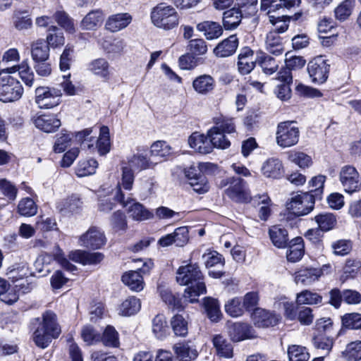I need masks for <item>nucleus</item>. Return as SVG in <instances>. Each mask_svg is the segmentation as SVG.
Returning <instances> with one entry per match:
<instances>
[{
  "mask_svg": "<svg viewBox=\"0 0 361 361\" xmlns=\"http://www.w3.org/2000/svg\"><path fill=\"white\" fill-rule=\"evenodd\" d=\"M69 257L71 260L83 265H95L103 260L104 255L101 252H89L78 250L71 252Z\"/></svg>",
  "mask_w": 361,
  "mask_h": 361,
  "instance_id": "20",
  "label": "nucleus"
},
{
  "mask_svg": "<svg viewBox=\"0 0 361 361\" xmlns=\"http://www.w3.org/2000/svg\"><path fill=\"white\" fill-rule=\"evenodd\" d=\"M202 257L204 259V264L207 268L214 266L223 267L225 263L223 256L214 250H209L208 252L204 253Z\"/></svg>",
  "mask_w": 361,
  "mask_h": 361,
  "instance_id": "61",
  "label": "nucleus"
},
{
  "mask_svg": "<svg viewBox=\"0 0 361 361\" xmlns=\"http://www.w3.org/2000/svg\"><path fill=\"white\" fill-rule=\"evenodd\" d=\"M329 267V265H324L322 269L309 268L301 269L295 274V281L298 284L309 286L317 281L322 275L323 270Z\"/></svg>",
  "mask_w": 361,
  "mask_h": 361,
  "instance_id": "22",
  "label": "nucleus"
},
{
  "mask_svg": "<svg viewBox=\"0 0 361 361\" xmlns=\"http://www.w3.org/2000/svg\"><path fill=\"white\" fill-rule=\"evenodd\" d=\"M11 69H13V71H18L21 80L27 86H32L35 75L26 61H23L18 66H13Z\"/></svg>",
  "mask_w": 361,
  "mask_h": 361,
  "instance_id": "50",
  "label": "nucleus"
},
{
  "mask_svg": "<svg viewBox=\"0 0 361 361\" xmlns=\"http://www.w3.org/2000/svg\"><path fill=\"white\" fill-rule=\"evenodd\" d=\"M340 180L346 192L349 193L355 192L359 188V173L355 167L345 166L340 172Z\"/></svg>",
  "mask_w": 361,
  "mask_h": 361,
  "instance_id": "15",
  "label": "nucleus"
},
{
  "mask_svg": "<svg viewBox=\"0 0 361 361\" xmlns=\"http://www.w3.org/2000/svg\"><path fill=\"white\" fill-rule=\"evenodd\" d=\"M54 17L56 23L67 32L70 33L75 32L73 19L66 12L62 11H56Z\"/></svg>",
  "mask_w": 361,
  "mask_h": 361,
  "instance_id": "59",
  "label": "nucleus"
},
{
  "mask_svg": "<svg viewBox=\"0 0 361 361\" xmlns=\"http://www.w3.org/2000/svg\"><path fill=\"white\" fill-rule=\"evenodd\" d=\"M197 30L203 32L204 37L209 39H214L219 38L223 34V27L217 22L204 21L197 25Z\"/></svg>",
  "mask_w": 361,
  "mask_h": 361,
  "instance_id": "28",
  "label": "nucleus"
},
{
  "mask_svg": "<svg viewBox=\"0 0 361 361\" xmlns=\"http://www.w3.org/2000/svg\"><path fill=\"white\" fill-rule=\"evenodd\" d=\"M252 317L255 326L260 328L275 326L279 321L278 315L261 308L255 309Z\"/></svg>",
  "mask_w": 361,
  "mask_h": 361,
  "instance_id": "18",
  "label": "nucleus"
},
{
  "mask_svg": "<svg viewBox=\"0 0 361 361\" xmlns=\"http://www.w3.org/2000/svg\"><path fill=\"white\" fill-rule=\"evenodd\" d=\"M228 333L233 342H240L257 337L253 328L247 323L235 322L228 324Z\"/></svg>",
  "mask_w": 361,
  "mask_h": 361,
  "instance_id": "13",
  "label": "nucleus"
},
{
  "mask_svg": "<svg viewBox=\"0 0 361 361\" xmlns=\"http://www.w3.org/2000/svg\"><path fill=\"white\" fill-rule=\"evenodd\" d=\"M265 45L267 50L276 56L281 55L284 51L282 39L276 32H269L267 35Z\"/></svg>",
  "mask_w": 361,
  "mask_h": 361,
  "instance_id": "36",
  "label": "nucleus"
},
{
  "mask_svg": "<svg viewBox=\"0 0 361 361\" xmlns=\"http://www.w3.org/2000/svg\"><path fill=\"white\" fill-rule=\"evenodd\" d=\"M243 18L242 11L240 8H232L224 12L222 23L226 30L235 29Z\"/></svg>",
  "mask_w": 361,
  "mask_h": 361,
  "instance_id": "29",
  "label": "nucleus"
},
{
  "mask_svg": "<svg viewBox=\"0 0 361 361\" xmlns=\"http://www.w3.org/2000/svg\"><path fill=\"white\" fill-rule=\"evenodd\" d=\"M172 153V148L165 141H156L150 147V155L154 158L163 159L164 160L171 156Z\"/></svg>",
  "mask_w": 361,
  "mask_h": 361,
  "instance_id": "40",
  "label": "nucleus"
},
{
  "mask_svg": "<svg viewBox=\"0 0 361 361\" xmlns=\"http://www.w3.org/2000/svg\"><path fill=\"white\" fill-rule=\"evenodd\" d=\"M18 192L17 188L6 178L0 179V194L9 200H14Z\"/></svg>",
  "mask_w": 361,
  "mask_h": 361,
  "instance_id": "63",
  "label": "nucleus"
},
{
  "mask_svg": "<svg viewBox=\"0 0 361 361\" xmlns=\"http://www.w3.org/2000/svg\"><path fill=\"white\" fill-rule=\"evenodd\" d=\"M257 59L254 57V51L248 48H243L238 55V68L242 75L250 73L255 68Z\"/></svg>",
  "mask_w": 361,
  "mask_h": 361,
  "instance_id": "21",
  "label": "nucleus"
},
{
  "mask_svg": "<svg viewBox=\"0 0 361 361\" xmlns=\"http://www.w3.org/2000/svg\"><path fill=\"white\" fill-rule=\"evenodd\" d=\"M204 307L208 317L212 322H218L220 319L221 313L217 300L207 298L204 300Z\"/></svg>",
  "mask_w": 361,
  "mask_h": 361,
  "instance_id": "54",
  "label": "nucleus"
},
{
  "mask_svg": "<svg viewBox=\"0 0 361 361\" xmlns=\"http://www.w3.org/2000/svg\"><path fill=\"white\" fill-rule=\"evenodd\" d=\"M31 324L34 329L32 338L35 344L42 349L49 346L53 338L61 334V330L56 321V315L47 311L42 314V319L35 318Z\"/></svg>",
  "mask_w": 361,
  "mask_h": 361,
  "instance_id": "1",
  "label": "nucleus"
},
{
  "mask_svg": "<svg viewBox=\"0 0 361 361\" xmlns=\"http://www.w3.org/2000/svg\"><path fill=\"white\" fill-rule=\"evenodd\" d=\"M238 46V38L233 35L219 43L214 49V54L217 57H228L235 52Z\"/></svg>",
  "mask_w": 361,
  "mask_h": 361,
  "instance_id": "24",
  "label": "nucleus"
},
{
  "mask_svg": "<svg viewBox=\"0 0 361 361\" xmlns=\"http://www.w3.org/2000/svg\"><path fill=\"white\" fill-rule=\"evenodd\" d=\"M60 88L40 86L35 90V102L40 109H51L61 103Z\"/></svg>",
  "mask_w": 361,
  "mask_h": 361,
  "instance_id": "7",
  "label": "nucleus"
},
{
  "mask_svg": "<svg viewBox=\"0 0 361 361\" xmlns=\"http://www.w3.org/2000/svg\"><path fill=\"white\" fill-rule=\"evenodd\" d=\"M87 69L94 75L104 80H109L111 75L109 63L103 58L92 60L89 63Z\"/></svg>",
  "mask_w": 361,
  "mask_h": 361,
  "instance_id": "27",
  "label": "nucleus"
},
{
  "mask_svg": "<svg viewBox=\"0 0 361 361\" xmlns=\"http://www.w3.org/2000/svg\"><path fill=\"white\" fill-rule=\"evenodd\" d=\"M111 229L116 232H125L128 228V223L125 214L118 210L112 214L109 218Z\"/></svg>",
  "mask_w": 361,
  "mask_h": 361,
  "instance_id": "43",
  "label": "nucleus"
},
{
  "mask_svg": "<svg viewBox=\"0 0 361 361\" xmlns=\"http://www.w3.org/2000/svg\"><path fill=\"white\" fill-rule=\"evenodd\" d=\"M121 280L133 291H141L145 286L143 276L137 271H129L124 273Z\"/></svg>",
  "mask_w": 361,
  "mask_h": 361,
  "instance_id": "31",
  "label": "nucleus"
},
{
  "mask_svg": "<svg viewBox=\"0 0 361 361\" xmlns=\"http://www.w3.org/2000/svg\"><path fill=\"white\" fill-rule=\"evenodd\" d=\"M228 188L226 195L236 202H247L251 200L250 192L245 180L240 178L232 177L228 179Z\"/></svg>",
  "mask_w": 361,
  "mask_h": 361,
  "instance_id": "11",
  "label": "nucleus"
},
{
  "mask_svg": "<svg viewBox=\"0 0 361 361\" xmlns=\"http://www.w3.org/2000/svg\"><path fill=\"white\" fill-rule=\"evenodd\" d=\"M202 273L196 264H188L179 267L176 272V281L181 286H189L185 290L184 298L195 302L201 294L206 293V286L201 281Z\"/></svg>",
  "mask_w": 361,
  "mask_h": 361,
  "instance_id": "2",
  "label": "nucleus"
},
{
  "mask_svg": "<svg viewBox=\"0 0 361 361\" xmlns=\"http://www.w3.org/2000/svg\"><path fill=\"white\" fill-rule=\"evenodd\" d=\"M287 250V259L292 262L300 260L304 255L303 240L301 237L293 239Z\"/></svg>",
  "mask_w": 361,
  "mask_h": 361,
  "instance_id": "37",
  "label": "nucleus"
},
{
  "mask_svg": "<svg viewBox=\"0 0 361 361\" xmlns=\"http://www.w3.org/2000/svg\"><path fill=\"white\" fill-rule=\"evenodd\" d=\"M209 163H200L198 165H191L185 169V176L189 180V183L193 190L199 193L206 192L209 190L204 172L209 168Z\"/></svg>",
  "mask_w": 361,
  "mask_h": 361,
  "instance_id": "8",
  "label": "nucleus"
},
{
  "mask_svg": "<svg viewBox=\"0 0 361 361\" xmlns=\"http://www.w3.org/2000/svg\"><path fill=\"white\" fill-rule=\"evenodd\" d=\"M269 238L273 245L279 248H283L287 246L288 242V234L286 229L281 226L275 225L269 229Z\"/></svg>",
  "mask_w": 361,
  "mask_h": 361,
  "instance_id": "32",
  "label": "nucleus"
},
{
  "mask_svg": "<svg viewBox=\"0 0 361 361\" xmlns=\"http://www.w3.org/2000/svg\"><path fill=\"white\" fill-rule=\"evenodd\" d=\"M207 135L210 138L213 148L226 149L231 145L230 141L226 137L224 133L219 130V127L214 126L212 128L207 132Z\"/></svg>",
  "mask_w": 361,
  "mask_h": 361,
  "instance_id": "39",
  "label": "nucleus"
},
{
  "mask_svg": "<svg viewBox=\"0 0 361 361\" xmlns=\"http://www.w3.org/2000/svg\"><path fill=\"white\" fill-rule=\"evenodd\" d=\"M315 199L311 193L300 192L293 195L286 202L287 209L295 216L308 214L314 209Z\"/></svg>",
  "mask_w": 361,
  "mask_h": 361,
  "instance_id": "5",
  "label": "nucleus"
},
{
  "mask_svg": "<svg viewBox=\"0 0 361 361\" xmlns=\"http://www.w3.org/2000/svg\"><path fill=\"white\" fill-rule=\"evenodd\" d=\"M32 59L34 62L49 59V47L43 40H38L32 44Z\"/></svg>",
  "mask_w": 361,
  "mask_h": 361,
  "instance_id": "41",
  "label": "nucleus"
},
{
  "mask_svg": "<svg viewBox=\"0 0 361 361\" xmlns=\"http://www.w3.org/2000/svg\"><path fill=\"white\" fill-rule=\"evenodd\" d=\"M300 0H261V9L267 10L270 23L274 26V29L271 32L283 33L288 27V20L283 19L284 15L275 16L271 13L282 6L287 8L298 6Z\"/></svg>",
  "mask_w": 361,
  "mask_h": 361,
  "instance_id": "3",
  "label": "nucleus"
},
{
  "mask_svg": "<svg viewBox=\"0 0 361 361\" xmlns=\"http://www.w3.org/2000/svg\"><path fill=\"white\" fill-rule=\"evenodd\" d=\"M97 148L100 155L106 154L111 149L109 129L103 126L100 128L99 137L97 140Z\"/></svg>",
  "mask_w": 361,
  "mask_h": 361,
  "instance_id": "42",
  "label": "nucleus"
},
{
  "mask_svg": "<svg viewBox=\"0 0 361 361\" xmlns=\"http://www.w3.org/2000/svg\"><path fill=\"white\" fill-rule=\"evenodd\" d=\"M354 3V0L342 1L334 10L336 18L341 21L346 20L352 13Z\"/></svg>",
  "mask_w": 361,
  "mask_h": 361,
  "instance_id": "55",
  "label": "nucleus"
},
{
  "mask_svg": "<svg viewBox=\"0 0 361 361\" xmlns=\"http://www.w3.org/2000/svg\"><path fill=\"white\" fill-rule=\"evenodd\" d=\"M132 20V16L128 13L114 14L108 18L105 27L108 30L116 32L128 27Z\"/></svg>",
  "mask_w": 361,
  "mask_h": 361,
  "instance_id": "23",
  "label": "nucleus"
},
{
  "mask_svg": "<svg viewBox=\"0 0 361 361\" xmlns=\"http://www.w3.org/2000/svg\"><path fill=\"white\" fill-rule=\"evenodd\" d=\"M104 13L102 10L97 9L89 12L82 20L81 27L84 30H94L102 25Z\"/></svg>",
  "mask_w": 361,
  "mask_h": 361,
  "instance_id": "35",
  "label": "nucleus"
},
{
  "mask_svg": "<svg viewBox=\"0 0 361 361\" xmlns=\"http://www.w3.org/2000/svg\"><path fill=\"white\" fill-rule=\"evenodd\" d=\"M157 162L158 161L154 162L147 159L143 154L137 152L127 157L126 160L121 161V165L128 166L133 171H140L153 168Z\"/></svg>",
  "mask_w": 361,
  "mask_h": 361,
  "instance_id": "16",
  "label": "nucleus"
},
{
  "mask_svg": "<svg viewBox=\"0 0 361 361\" xmlns=\"http://www.w3.org/2000/svg\"><path fill=\"white\" fill-rule=\"evenodd\" d=\"M173 348L180 361H192L198 355L195 346L190 341L178 343Z\"/></svg>",
  "mask_w": 361,
  "mask_h": 361,
  "instance_id": "25",
  "label": "nucleus"
},
{
  "mask_svg": "<svg viewBox=\"0 0 361 361\" xmlns=\"http://www.w3.org/2000/svg\"><path fill=\"white\" fill-rule=\"evenodd\" d=\"M343 356L347 361L361 360V341L348 343L343 352Z\"/></svg>",
  "mask_w": 361,
  "mask_h": 361,
  "instance_id": "48",
  "label": "nucleus"
},
{
  "mask_svg": "<svg viewBox=\"0 0 361 361\" xmlns=\"http://www.w3.org/2000/svg\"><path fill=\"white\" fill-rule=\"evenodd\" d=\"M81 336L87 345H92L101 341V335L91 326H85L81 331Z\"/></svg>",
  "mask_w": 361,
  "mask_h": 361,
  "instance_id": "64",
  "label": "nucleus"
},
{
  "mask_svg": "<svg viewBox=\"0 0 361 361\" xmlns=\"http://www.w3.org/2000/svg\"><path fill=\"white\" fill-rule=\"evenodd\" d=\"M106 238L104 231L96 226L90 227L80 237V245L87 248L99 249L105 245Z\"/></svg>",
  "mask_w": 361,
  "mask_h": 361,
  "instance_id": "12",
  "label": "nucleus"
},
{
  "mask_svg": "<svg viewBox=\"0 0 361 361\" xmlns=\"http://www.w3.org/2000/svg\"><path fill=\"white\" fill-rule=\"evenodd\" d=\"M126 201L129 202L128 205L130 204L127 208V212L130 217L133 220L141 221L152 218V212L146 209L140 202H135L131 204L128 200Z\"/></svg>",
  "mask_w": 361,
  "mask_h": 361,
  "instance_id": "33",
  "label": "nucleus"
},
{
  "mask_svg": "<svg viewBox=\"0 0 361 361\" xmlns=\"http://www.w3.org/2000/svg\"><path fill=\"white\" fill-rule=\"evenodd\" d=\"M23 88L20 82L12 76L6 75L0 78V100L3 102H13L23 95Z\"/></svg>",
  "mask_w": 361,
  "mask_h": 361,
  "instance_id": "9",
  "label": "nucleus"
},
{
  "mask_svg": "<svg viewBox=\"0 0 361 361\" xmlns=\"http://www.w3.org/2000/svg\"><path fill=\"white\" fill-rule=\"evenodd\" d=\"M300 130L293 121H284L278 124L276 133L277 144L281 147H290L298 142Z\"/></svg>",
  "mask_w": 361,
  "mask_h": 361,
  "instance_id": "6",
  "label": "nucleus"
},
{
  "mask_svg": "<svg viewBox=\"0 0 361 361\" xmlns=\"http://www.w3.org/2000/svg\"><path fill=\"white\" fill-rule=\"evenodd\" d=\"M141 309L140 299L135 296L126 298L118 307V314L124 317H130L137 314Z\"/></svg>",
  "mask_w": 361,
  "mask_h": 361,
  "instance_id": "34",
  "label": "nucleus"
},
{
  "mask_svg": "<svg viewBox=\"0 0 361 361\" xmlns=\"http://www.w3.org/2000/svg\"><path fill=\"white\" fill-rule=\"evenodd\" d=\"M326 179V177L324 175H318L312 178L309 182L312 189L307 193H311L315 200H321Z\"/></svg>",
  "mask_w": 361,
  "mask_h": 361,
  "instance_id": "49",
  "label": "nucleus"
},
{
  "mask_svg": "<svg viewBox=\"0 0 361 361\" xmlns=\"http://www.w3.org/2000/svg\"><path fill=\"white\" fill-rule=\"evenodd\" d=\"M101 341L105 346L118 347L119 344L118 334L112 326H107L101 336Z\"/></svg>",
  "mask_w": 361,
  "mask_h": 361,
  "instance_id": "56",
  "label": "nucleus"
},
{
  "mask_svg": "<svg viewBox=\"0 0 361 361\" xmlns=\"http://www.w3.org/2000/svg\"><path fill=\"white\" fill-rule=\"evenodd\" d=\"M289 361H308L310 355L307 349L300 345H291L288 348Z\"/></svg>",
  "mask_w": 361,
  "mask_h": 361,
  "instance_id": "44",
  "label": "nucleus"
},
{
  "mask_svg": "<svg viewBox=\"0 0 361 361\" xmlns=\"http://www.w3.org/2000/svg\"><path fill=\"white\" fill-rule=\"evenodd\" d=\"M244 310L242 300L240 298H232L225 304V311L231 317H240L243 314Z\"/></svg>",
  "mask_w": 361,
  "mask_h": 361,
  "instance_id": "53",
  "label": "nucleus"
},
{
  "mask_svg": "<svg viewBox=\"0 0 361 361\" xmlns=\"http://www.w3.org/2000/svg\"><path fill=\"white\" fill-rule=\"evenodd\" d=\"M319 228L323 231L331 230L336 224V218L331 213L319 214L314 217Z\"/></svg>",
  "mask_w": 361,
  "mask_h": 361,
  "instance_id": "51",
  "label": "nucleus"
},
{
  "mask_svg": "<svg viewBox=\"0 0 361 361\" xmlns=\"http://www.w3.org/2000/svg\"><path fill=\"white\" fill-rule=\"evenodd\" d=\"M257 61L263 72L267 75H271L278 69L279 65L276 60L264 53L261 54V56L257 59Z\"/></svg>",
  "mask_w": 361,
  "mask_h": 361,
  "instance_id": "52",
  "label": "nucleus"
},
{
  "mask_svg": "<svg viewBox=\"0 0 361 361\" xmlns=\"http://www.w3.org/2000/svg\"><path fill=\"white\" fill-rule=\"evenodd\" d=\"M307 69L314 83L322 84L329 77L330 64L324 56H317L310 61Z\"/></svg>",
  "mask_w": 361,
  "mask_h": 361,
  "instance_id": "10",
  "label": "nucleus"
},
{
  "mask_svg": "<svg viewBox=\"0 0 361 361\" xmlns=\"http://www.w3.org/2000/svg\"><path fill=\"white\" fill-rule=\"evenodd\" d=\"M261 171L267 178L278 179L283 176L284 169L282 161L279 159L271 157L263 163Z\"/></svg>",
  "mask_w": 361,
  "mask_h": 361,
  "instance_id": "19",
  "label": "nucleus"
},
{
  "mask_svg": "<svg viewBox=\"0 0 361 361\" xmlns=\"http://www.w3.org/2000/svg\"><path fill=\"white\" fill-rule=\"evenodd\" d=\"M188 144L196 152L206 154L212 152L213 145L208 135L200 134L198 132L193 133L188 138Z\"/></svg>",
  "mask_w": 361,
  "mask_h": 361,
  "instance_id": "17",
  "label": "nucleus"
},
{
  "mask_svg": "<svg viewBox=\"0 0 361 361\" xmlns=\"http://www.w3.org/2000/svg\"><path fill=\"white\" fill-rule=\"evenodd\" d=\"M171 325L176 336L184 337L188 332V321L181 314L174 315L171 320Z\"/></svg>",
  "mask_w": 361,
  "mask_h": 361,
  "instance_id": "47",
  "label": "nucleus"
},
{
  "mask_svg": "<svg viewBox=\"0 0 361 361\" xmlns=\"http://www.w3.org/2000/svg\"><path fill=\"white\" fill-rule=\"evenodd\" d=\"M322 297L316 293L304 290L297 295V302L299 305H314L322 302Z\"/></svg>",
  "mask_w": 361,
  "mask_h": 361,
  "instance_id": "60",
  "label": "nucleus"
},
{
  "mask_svg": "<svg viewBox=\"0 0 361 361\" xmlns=\"http://www.w3.org/2000/svg\"><path fill=\"white\" fill-rule=\"evenodd\" d=\"M168 326L165 317L157 314L152 321V331L157 338L162 339L166 334Z\"/></svg>",
  "mask_w": 361,
  "mask_h": 361,
  "instance_id": "58",
  "label": "nucleus"
},
{
  "mask_svg": "<svg viewBox=\"0 0 361 361\" xmlns=\"http://www.w3.org/2000/svg\"><path fill=\"white\" fill-rule=\"evenodd\" d=\"M48 35L47 36V44L52 47L62 46L65 43V38L61 30L55 25H51L48 28Z\"/></svg>",
  "mask_w": 361,
  "mask_h": 361,
  "instance_id": "45",
  "label": "nucleus"
},
{
  "mask_svg": "<svg viewBox=\"0 0 361 361\" xmlns=\"http://www.w3.org/2000/svg\"><path fill=\"white\" fill-rule=\"evenodd\" d=\"M255 201H257L259 204L262 206L259 210V217L262 221H266L271 214V209L269 206L271 204V200L267 194L259 195L254 197Z\"/></svg>",
  "mask_w": 361,
  "mask_h": 361,
  "instance_id": "57",
  "label": "nucleus"
},
{
  "mask_svg": "<svg viewBox=\"0 0 361 361\" xmlns=\"http://www.w3.org/2000/svg\"><path fill=\"white\" fill-rule=\"evenodd\" d=\"M121 179L117 185L115 199L121 204H122L123 207H128V204L129 202L125 200L124 194L121 191V188L126 190H130L133 188L135 176L134 171H133L131 169L127 166L121 165Z\"/></svg>",
  "mask_w": 361,
  "mask_h": 361,
  "instance_id": "14",
  "label": "nucleus"
},
{
  "mask_svg": "<svg viewBox=\"0 0 361 361\" xmlns=\"http://www.w3.org/2000/svg\"><path fill=\"white\" fill-rule=\"evenodd\" d=\"M97 166L98 163L95 159L82 160L79 161L75 169V173L78 177L92 175L96 172Z\"/></svg>",
  "mask_w": 361,
  "mask_h": 361,
  "instance_id": "46",
  "label": "nucleus"
},
{
  "mask_svg": "<svg viewBox=\"0 0 361 361\" xmlns=\"http://www.w3.org/2000/svg\"><path fill=\"white\" fill-rule=\"evenodd\" d=\"M212 341L219 356L226 358L233 357V346L224 336L216 335Z\"/></svg>",
  "mask_w": 361,
  "mask_h": 361,
  "instance_id": "38",
  "label": "nucleus"
},
{
  "mask_svg": "<svg viewBox=\"0 0 361 361\" xmlns=\"http://www.w3.org/2000/svg\"><path fill=\"white\" fill-rule=\"evenodd\" d=\"M192 87L198 94L206 95L214 89L215 80L209 75H202L193 80Z\"/></svg>",
  "mask_w": 361,
  "mask_h": 361,
  "instance_id": "30",
  "label": "nucleus"
},
{
  "mask_svg": "<svg viewBox=\"0 0 361 361\" xmlns=\"http://www.w3.org/2000/svg\"><path fill=\"white\" fill-rule=\"evenodd\" d=\"M35 126L46 133L56 131L61 125L56 115H41L35 119Z\"/></svg>",
  "mask_w": 361,
  "mask_h": 361,
  "instance_id": "26",
  "label": "nucleus"
},
{
  "mask_svg": "<svg viewBox=\"0 0 361 361\" xmlns=\"http://www.w3.org/2000/svg\"><path fill=\"white\" fill-rule=\"evenodd\" d=\"M151 19L155 26L164 30H171L178 25V14L175 8L165 3L153 8Z\"/></svg>",
  "mask_w": 361,
  "mask_h": 361,
  "instance_id": "4",
  "label": "nucleus"
},
{
  "mask_svg": "<svg viewBox=\"0 0 361 361\" xmlns=\"http://www.w3.org/2000/svg\"><path fill=\"white\" fill-rule=\"evenodd\" d=\"M18 212L22 216H30L37 213V206L35 202L29 197L20 201L18 206Z\"/></svg>",
  "mask_w": 361,
  "mask_h": 361,
  "instance_id": "62",
  "label": "nucleus"
}]
</instances>
